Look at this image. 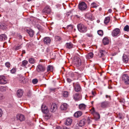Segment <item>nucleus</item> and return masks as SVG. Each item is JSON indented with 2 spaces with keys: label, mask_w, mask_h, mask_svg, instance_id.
<instances>
[{
  "label": "nucleus",
  "mask_w": 129,
  "mask_h": 129,
  "mask_svg": "<svg viewBox=\"0 0 129 129\" xmlns=\"http://www.w3.org/2000/svg\"><path fill=\"white\" fill-rule=\"evenodd\" d=\"M86 122V120L85 119L80 120L78 123L79 126L82 127L84 125Z\"/></svg>",
  "instance_id": "nucleus-17"
},
{
  "label": "nucleus",
  "mask_w": 129,
  "mask_h": 129,
  "mask_svg": "<svg viewBox=\"0 0 129 129\" xmlns=\"http://www.w3.org/2000/svg\"><path fill=\"white\" fill-rule=\"evenodd\" d=\"M46 114L44 116V118L46 120H47L51 117V115L50 114Z\"/></svg>",
  "instance_id": "nucleus-42"
},
{
  "label": "nucleus",
  "mask_w": 129,
  "mask_h": 129,
  "mask_svg": "<svg viewBox=\"0 0 129 129\" xmlns=\"http://www.w3.org/2000/svg\"><path fill=\"white\" fill-rule=\"evenodd\" d=\"M82 112L81 111H78L75 112L74 115V116L76 117H78L82 115Z\"/></svg>",
  "instance_id": "nucleus-22"
},
{
  "label": "nucleus",
  "mask_w": 129,
  "mask_h": 129,
  "mask_svg": "<svg viewBox=\"0 0 129 129\" xmlns=\"http://www.w3.org/2000/svg\"><path fill=\"white\" fill-rule=\"evenodd\" d=\"M55 129H62V128L60 126L57 125L56 126Z\"/></svg>",
  "instance_id": "nucleus-52"
},
{
  "label": "nucleus",
  "mask_w": 129,
  "mask_h": 129,
  "mask_svg": "<svg viewBox=\"0 0 129 129\" xmlns=\"http://www.w3.org/2000/svg\"><path fill=\"white\" fill-rule=\"evenodd\" d=\"M7 89L8 87L6 86H1L0 87V91L2 92L5 91Z\"/></svg>",
  "instance_id": "nucleus-30"
},
{
  "label": "nucleus",
  "mask_w": 129,
  "mask_h": 129,
  "mask_svg": "<svg viewBox=\"0 0 129 129\" xmlns=\"http://www.w3.org/2000/svg\"><path fill=\"white\" fill-rule=\"evenodd\" d=\"M120 34V30L119 28H116L113 30L111 33L112 36L114 37H117Z\"/></svg>",
  "instance_id": "nucleus-3"
},
{
  "label": "nucleus",
  "mask_w": 129,
  "mask_h": 129,
  "mask_svg": "<svg viewBox=\"0 0 129 129\" xmlns=\"http://www.w3.org/2000/svg\"><path fill=\"white\" fill-rule=\"evenodd\" d=\"M73 99L76 101H78L81 100V96L78 93H76L74 94L73 96Z\"/></svg>",
  "instance_id": "nucleus-8"
},
{
  "label": "nucleus",
  "mask_w": 129,
  "mask_h": 129,
  "mask_svg": "<svg viewBox=\"0 0 129 129\" xmlns=\"http://www.w3.org/2000/svg\"><path fill=\"white\" fill-rule=\"evenodd\" d=\"M110 18L109 17H106L104 20V22L105 24H107L110 21Z\"/></svg>",
  "instance_id": "nucleus-33"
},
{
  "label": "nucleus",
  "mask_w": 129,
  "mask_h": 129,
  "mask_svg": "<svg viewBox=\"0 0 129 129\" xmlns=\"http://www.w3.org/2000/svg\"><path fill=\"white\" fill-rule=\"evenodd\" d=\"M102 41L104 44L105 45L109 43V40L108 37H105L103 39Z\"/></svg>",
  "instance_id": "nucleus-16"
},
{
  "label": "nucleus",
  "mask_w": 129,
  "mask_h": 129,
  "mask_svg": "<svg viewBox=\"0 0 129 129\" xmlns=\"http://www.w3.org/2000/svg\"><path fill=\"white\" fill-rule=\"evenodd\" d=\"M106 53V52L105 50H100L99 51L98 56L100 57H102Z\"/></svg>",
  "instance_id": "nucleus-23"
},
{
  "label": "nucleus",
  "mask_w": 129,
  "mask_h": 129,
  "mask_svg": "<svg viewBox=\"0 0 129 129\" xmlns=\"http://www.w3.org/2000/svg\"><path fill=\"white\" fill-rule=\"evenodd\" d=\"M68 93L67 91H64L62 92V95L65 98H67L68 95Z\"/></svg>",
  "instance_id": "nucleus-35"
},
{
  "label": "nucleus",
  "mask_w": 129,
  "mask_h": 129,
  "mask_svg": "<svg viewBox=\"0 0 129 129\" xmlns=\"http://www.w3.org/2000/svg\"><path fill=\"white\" fill-rule=\"evenodd\" d=\"M98 34L100 36H102L103 34V32L102 30H98L97 32Z\"/></svg>",
  "instance_id": "nucleus-43"
},
{
  "label": "nucleus",
  "mask_w": 129,
  "mask_h": 129,
  "mask_svg": "<svg viewBox=\"0 0 129 129\" xmlns=\"http://www.w3.org/2000/svg\"><path fill=\"white\" fill-rule=\"evenodd\" d=\"M75 17H77V18H80V16H78L77 15H75Z\"/></svg>",
  "instance_id": "nucleus-59"
},
{
  "label": "nucleus",
  "mask_w": 129,
  "mask_h": 129,
  "mask_svg": "<svg viewBox=\"0 0 129 129\" xmlns=\"http://www.w3.org/2000/svg\"><path fill=\"white\" fill-rule=\"evenodd\" d=\"M51 11L50 9L48 6H46L43 10V13L49 14Z\"/></svg>",
  "instance_id": "nucleus-13"
},
{
  "label": "nucleus",
  "mask_w": 129,
  "mask_h": 129,
  "mask_svg": "<svg viewBox=\"0 0 129 129\" xmlns=\"http://www.w3.org/2000/svg\"><path fill=\"white\" fill-rule=\"evenodd\" d=\"M78 8L80 10L84 11L87 9V6L85 2H82L79 3Z\"/></svg>",
  "instance_id": "nucleus-4"
},
{
  "label": "nucleus",
  "mask_w": 129,
  "mask_h": 129,
  "mask_svg": "<svg viewBox=\"0 0 129 129\" xmlns=\"http://www.w3.org/2000/svg\"><path fill=\"white\" fill-rule=\"evenodd\" d=\"M74 65L77 67L80 66L81 64V59L79 58L77 59L76 61L74 62Z\"/></svg>",
  "instance_id": "nucleus-15"
},
{
  "label": "nucleus",
  "mask_w": 129,
  "mask_h": 129,
  "mask_svg": "<svg viewBox=\"0 0 129 129\" xmlns=\"http://www.w3.org/2000/svg\"><path fill=\"white\" fill-rule=\"evenodd\" d=\"M119 101L122 103H124L125 102V100L124 99L121 98L119 100Z\"/></svg>",
  "instance_id": "nucleus-49"
},
{
  "label": "nucleus",
  "mask_w": 129,
  "mask_h": 129,
  "mask_svg": "<svg viewBox=\"0 0 129 129\" xmlns=\"http://www.w3.org/2000/svg\"><path fill=\"white\" fill-rule=\"evenodd\" d=\"M93 101H92L91 102V103L92 104L93 103Z\"/></svg>",
  "instance_id": "nucleus-63"
},
{
  "label": "nucleus",
  "mask_w": 129,
  "mask_h": 129,
  "mask_svg": "<svg viewBox=\"0 0 129 129\" xmlns=\"http://www.w3.org/2000/svg\"><path fill=\"white\" fill-rule=\"evenodd\" d=\"M67 82L69 83L71 82L72 81V80H71L68 78H67Z\"/></svg>",
  "instance_id": "nucleus-55"
},
{
  "label": "nucleus",
  "mask_w": 129,
  "mask_h": 129,
  "mask_svg": "<svg viewBox=\"0 0 129 129\" xmlns=\"http://www.w3.org/2000/svg\"><path fill=\"white\" fill-rule=\"evenodd\" d=\"M63 129H70L69 128L67 127H64L63 128Z\"/></svg>",
  "instance_id": "nucleus-60"
},
{
  "label": "nucleus",
  "mask_w": 129,
  "mask_h": 129,
  "mask_svg": "<svg viewBox=\"0 0 129 129\" xmlns=\"http://www.w3.org/2000/svg\"><path fill=\"white\" fill-rule=\"evenodd\" d=\"M7 83V80L5 76L3 75L0 76V84H5Z\"/></svg>",
  "instance_id": "nucleus-11"
},
{
  "label": "nucleus",
  "mask_w": 129,
  "mask_h": 129,
  "mask_svg": "<svg viewBox=\"0 0 129 129\" xmlns=\"http://www.w3.org/2000/svg\"><path fill=\"white\" fill-rule=\"evenodd\" d=\"M99 10L100 11H101L102 10V8H99Z\"/></svg>",
  "instance_id": "nucleus-61"
},
{
  "label": "nucleus",
  "mask_w": 129,
  "mask_h": 129,
  "mask_svg": "<svg viewBox=\"0 0 129 129\" xmlns=\"http://www.w3.org/2000/svg\"><path fill=\"white\" fill-rule=\"evenodd\" d=\"M57 108L56 105L55 103H53L51 105L49 110L51 112H54L57 110Z\"/></svg>",
  "instance_id": "nucleus-6"
},
{
  "label": "nucleus",
  "mask_w": 129,
  "mask_h": 129,
  "mask_svg": "<svg viewBox=\"0 0 129 129\" xmlns=\"http://www.w3.org/2000/svg\"><path fill=\"white\" fill-rule=\"evenodd\" d=\"M72 120L71 118H68L67 119L65 122V124L67 125H70L72 123Z\"/></svg>",
  "instance_id": "nucleus-19"
},
{
  "label": "nucleus",
  "mask_w": 129,
  "mask_h": 129,
  "mask_svg": "<svg viewBox=\"0 0 129 129\" xmlns=\"http://www.w3.org/2000/svg\"><path fill=\"white\" fill-rule=\"evenodd\" d=\"M5 98V96L3 94L0 93V100H2Z\"/></svg>",
  "instance_id": "nucleus-48"
},
{
  "label": "nucleus",
  "mask_w": 129,
  "mask_h": 129,
  "mask_svg": "<svg viewBox=\"0 0 129 129\" xmlns=\"http://www.w3.org/2000/svg\"><path fill=\"white\" fill-rule=\"evenodd\" d=\"M108 96H108L107 95H106V97L107 98H108Z\"/></svg>",
  "instance_id": "nucleus-62"
},
{
  "label": "nucleus",
  "mask_w": 129,
  "mask_h": 129,
  "mask_svg": "<svg viewBox=\"0 0 129 129\" xmlns=\"http://www.w3.org/2000/svg\"><path fill=\"white\" fill-rule=\"evenodd\" d=\"M92 113H95L97 114L98 116V118L99 119L100 118V115L97 112H96L95 111L94 109V108H92Z\"/></svg>",
  "instance_id": "nucleus-45"
},
{
  "label": "nucleus",
  "mask_w": 129,
  "mask_h": 129,
  "mask_svg": "<svg viewBox=\"0 0 129 129\" xmlns=\"http://www.w3.org/2000/svg\"><path fill=\"white\" fill-rule=\"evenodd\" d=\"M73 86L74 87L75 90L76 92H79L80 91L81 88L80 85L77 83H74L73 84Z\"/></svg>",
  "instance_id": "nucleus-7"
},
{
  "label": "nucleus",
  "mask_w": 129,
  "mask_h": 129,
  "mask_svg": "<svg viewBox=\"0 0 129 129\" xmlns=\"http://www.w3.org/2000/svg\"><path fill=\"white\" fill-rule=\"evenodd\" d=\"M5 65L8 68H9L11 66L10 62H6L5 63Z\"/></svg>",
  "instance_id": "nucleus-44"
},
{
  "label": "nucleus",
  "mask_w": 129,
  "mask_h": 129,
  "mask_svg": "<svg viewBox=\"0 0 129 129\" xmlns=\"http://www.w3.org/2000/svg\"><path fill=\"white\" fill-rule=\"evenodd\" d=\"M77 27L78 31L80 33H84L87 30V27L81 23H80L77 25Z\"/></svg>",
  "instance_id": "nucleus-1"
},
{
  "label": "nucleus",
  "mask_w": 129,
  "mask_h": 129,
  "mask_svg": "<svg viewBox=\"0 0 129 129\" xmlns=\"http://www.w3.org/2000/svg\"><path fill=\"white\" fill-rule=\"evenodd\" d=\"M66 46L67 48L70 49L72 48L73 45L71 43H67L66 44Z\"/></svg>",
  "instance_id": "nucleus-32"
},
{
  "label": "nucleus",
  "mask_w": 129,
  "mask_h": 129,
  "mask_svg": "<svg viewBox=\"0 0 129 129\" xmlns=\"http://www.w3.org/2000/svg\"><path fill=\"white\" fill-rule=\"evenodd\" d=\"M112 10L111 9H109L108 10V12L109 13H112Z\"/></svg>",
  "instance_id": "nucleus-57"
},
{
  "label": "nucleus",
  "mask_w": 129,
  "mask_h": 129,
  "mask_svg": "<svg viewBox=\"0 0 129 129\" xmlns=\"http://www.w3.org/2000/svg\"><path fill=\"white\" fill-rule=\"evenodd\" d=\"M25 79V78L24 77L22 76H20V81L21 83H23L24 82V80Z\"/></svg>",
  "instance_id": "nucleus-39"
},
{
  "label": "nucleus",
  "mask_w": 129,
  "mask_h": 129,
  "mask_svg": "<svg viewBox=\"0 0 129 129\" xmlns=\"http://www.w3.org/2000/svg\"><path fill=\"white\" fill-rule=\"evenodd\" d=\"M28 61L26 60H25L22 61V66L25 67Z\"/></svg>",
  "instance_id": "nucleus-36"
},
{
  "label": "nucleus",
  "mask_w": 129,
  "mask_h": 129,
  "mask_svg": "<svg viewBox=\"0 0 129 129\" xmlns=\"http://www.w3.org/2000/svg\"><path fill=\"white\" fill-rule=\"evenodd\" d=\"M45 70V67L43 65L40 64L37 67V70L39 72H43Z\"/></svg>",
  "instance_id": "nucleus-10"
},
{
  "label": "nucleus",
  "mask_w": 129,
  "mask_h": 129,
  "mask_svg": "<svg viewBox=\"0 0 129 129\" xmlns=\"http://www.w3.org/2000/svg\"><path fill=\"white\" fill-rule=\"evenodd\" d=\"M31 95V92L30 90H28L26 93V96L28 97H30Z\"/></svg>",
  "instance_id": "nucleus-41"
},
{
  "label": "nucleus",
  "mask_w": 129,
  "mask_h": 129,
  "mask_svg": "<svg viewBox=\"0 0 129 129\" xmlns=\"http://www.w3.org/2000/svg\"><path fill=\"white\" fill-rule=\"evenodd\" d=\"M0 28L3 29H6V25L4 23H0Z\"/></svg>",
  "instance_id": "nucleus-31"
},
{
  "label": "nucleus",
  "mask_w": 129,
  "mask_h": 129,
  "mask_svg": "<svg viewBox=\"0 0 129 129\" xmlns=\"http://www.w3.org/2000/svg\"><path fill=\"white\" fill-rule=\"evenodd\" d=\"M16 71V69L15 67L13 68L11 70V73H15Z\"/></svg>",
  "instance_id": "nucleus-47"
},
{
  "label": "nucleus",
  "mask_w": 129,
  "mask_h": 129,
  "mask_svg": "<svg viewBox=\"0 0 129 129\" xmlns=\"http://www.w3.org/2000/svg\"><path fill=\"white\" fill-rule=\"evenodd\" d=\"M54 70V69L53 66L51 65L48 66L47 68V72H53Z\"/></svg>",
  "instance_id": "nucleus-20"
},
{
  "label": "nucleus",
  "mask_w": 129,
  "mask_h": 129,
  "mask_svg": "<svg viewBox=\"0 0 129 129\" xmlns=\"http://www.w3.org/2000/svg\"><path fill=\"white\" fill-rule=\"evenodd\" d=\"M29 62L31 64H33L36 62V60L34 58H30L28 60Z\"/></svg>",
  "instance_id": "nucleus-34"
},
{
  "label": "nucleus",
  "mask_w": 129,
  "mask_h": 129,
  "mask_svg": "<svg viewBox=\"0 0 129 129\" xmlns=\"http://www.w3.org/2000/svg\"><path fill=\"white\" fill-rule=\"evenodd\" d=\"M89 18V19H90V20H92L91 19V17H90Z\"/></svg>",
  "instance_id": "nucleus-64"
},
{
  "label": "nucleus",
  "mask_w": 129,
  "mask_h": 129,
  "mask_svg": "<svg viewBox=\"0 0 129 129\" xmlns=\"http://www.w3.org/2000/svg\"><path fill=\"white\" fill-rule=\"evenodd\" d=\"M7 37L5 34L1 35L0 36V41H2L7 39Z\"/></svg>",
  "instance_id": "nucleus-26"
},
{
  "label": "nucleus",
  "mask_w": 129,
  "mask_h": 129,
  "mask_svg": "<svg viewBox=\"0 0 129 129\" xmlns=\"http://www.w3.org/2000/svg\"><path fill=\"white\" fill-rule=\"evenodd\" d=\"M92 94L93 95V96H90V97H93L96 94V93L94 92H93V91H92Z\"/></svg>",
  "instance_id": "nucleus-53"
},
{
  "label": "nucleus",
  "mask_w": 129,
  "mask_h": 129,
  "mask_svg": "<svg viewBox=\"0 0 129 129\" xmlns=\"http://www.w3.org/2000/svg\"><path fill=\"white\" fill-rule=\"evenodd\" d=\"M100 107L103 108H106L108 107L109 105V103L108 101H103L100 104Z\"/></svg>",
  "instance_id": "nucleus-5"
},
{
  "label": "nucleus",
  "mask_w": 129,
  "mask_h": 129,
  "mask_svg": "<svg viewBox=\"0 0 129 129\" xmlns=\"http://www.w3.org/2000/svg\"><path fill=\"white\" fill-rule=\"evenodd\" d=\"M50 90L52 91H54L55 89L54 88H50Z\"/></svg>",
  "instance_id": "nucleus-56"
},
{
  "label": "nucleus",
  "mask_w": 129,
  "mask_h": 129,
  "mask_svg": "<svg viewBox=\"0 0 129 129\" xmlns=\"http://www.w3.org/2000/svg\"><path fill=\"white\" fill-rule=\"evenodd\" d=\"M20 48L21 46H14L13 48V49L17 50L20 49Z\"/></svg>",
  "instance_id": "nucleus-40"
},
{
  "label": "nucleus",
  "mask_w": 129,
  "mask_h": 129,
  "mask_svg": "<svg viewBox=\"0 0 129 129\" xmlns=\"http://www.w3.org/2000/svg\"><path fill=\"white\" fill-rule=\"evenodd\" d=\"M122 60L125 63H127L128 60V58L127 56L126 55H123L122 56Z\"/></svg>",
  "instance_id": "nucleus-25"
},
{
  "label": "nucleus",
  "mask_w": 129,
  "mask_h": 129,
  "mask_svg": "<svg viewBox=\"0 0 129 129\" xmlns=\"http://www.w3.org/2000/svg\"><path fill=\"white\" fill-rule=\"evenodd\" d=\"M68 107V104L66 103H64L61 105L60 109L62 110H65L67 109Z\"/></svg>",
  "instance_id": "nucleus-21"
},
{
  "label": "nucleus",
  "mask_w": 129,
  "mask_h": 129,
  "mask_svg": "<svg viewBox=\"0 0 129 129\" xmlns=\"http://www.w3.org/2000/svg\"><path fill=\"white\" fill-rule=\"evenodd\" d=\"M27 31L30 37H32L34 35V32L33 30L31 29L27 30Z\"/></svg>",
  "instance_id": "nucleus-28"
},
{
  "label": "nucleus",
  "mask_w": 129,
  "mask_h": 129,
  "mask_svg": "<svg viewBox=\"0 0 129 129\" xmlns=\"http://www.w3.org/2000/svg\"><path fill=\"white\" fill-rule=\"evenodd\" d=\"M23 93V90L21 89H19L17 92V94L18 96L20 98L22 97Z\"/></svg>",
  "instance_id": "nucleus-14"
},
{
  "label": "nucleus",
  "mask_w": 129,
  "mask_h": 129,
  "mask_svg": "<svg viewBox=\"0 0 129 129\" xmlns=\"http://www.w3.org/2000/svg\"><path fill=\"white\" fill-rule=\"evenodd\" d=\"M124 30L128 32L129 31V26L127 25H126L124 27Z\"/></svg>",
  "instance_id": "nucleus-37"
},
{
  "label": "nucleus",
  "mask_w": 129,
  "mask_h": 129,
  "mask_svg": "<svg viewBox=\"0 0 129 129\" xmlns=\"http://www.w3.org/2000/svg\"><path fill=\"white\" fill-rule=\"evenodd\" d=\"M93 54L92 53H90L86 55V57L87 59H90L93 57Z\"/></svg>",
  "instance_id": "nucleus-29"
},
{
  "label": "nucleus",
  "mask_w": 129,
  "mask_h": 129,
  "mask_svg": "<svg viewBox=\"0 0 129 129\" xmlns=\"http://www.w3.org/2000/svg\"><path fill=\"white\" fill-rule=\"evenodd\" d=\"M22 54H24L25 53V50H23L22 51Z\"/></svg>",
  "instance_id": "nucleus-58"
},
{
  "label": "nucleus",
  "mask_w": 129,
  "mask_h": 129,
  "mask_svg": "<svg viewBox=\"0 0 129 129\" xmlns=\"http://www.w3.org/2000/svg\"><path fill=\"white\" fill-rule=\"evenodd\" d=\"M44 42L45 44H48L50 43L51 40L49 37H46L44 39Z\"/></svg>",
  "instance_id": "nucleus-18"
},
{
  "label": "nucleus",
  "mask_w": 129,
  "mask_h": 129,
  "mask_svg": "<svg viewBox=\"0 0 129 129\" xmlns=\"http://www.w3.org/2000/svg\"><path fill=\"white\" fill-rule=\"evenodd\" d=\"M3 114V111L0 108V118L2 117Z\"/></svg>",
  "instance_id": "nucleus-54"
},
{
  "label": "nucleus",
  "mask_w": 129,
  "mask_h": 129,
  "mask_svg": "<svg viewBox=\"0 0 129 129\" xmlns=\"http://www.w3.org/2000/svg\"><path fill=\"white\" fill-rule=\"evenodd\" d=\"M122 80L125 84H129V76L127 74H123L122 76Z\"/></svg>",
  "instance_id": "nucleus-2"
},
{
  "label": "nucleus",
  "mask_w": 129,
  "mask_h": 129,
  "mask_svg": "<svg viewBox=\"0 0 129 129\" xmlns=\"http://www.w3.org/2000/svg\"><path fill=\"white\" fill-rule=\"evenodd\" d=\"M79 108L82 110H83L85 109L86 106L83 104H79Z\"/></svg>",
  "instance_id": "nucleus-24"
},
{
  "label": "nucleus",
  "mask_w": 129,
  "mask_h": 129,
  "mask_svg": "<svg viewBox=\"0 0 129 129\" xmlns=\"http://www.w3.org/2000/svg\"><path fill=\"white\" fill-rule=\"evenodd\" d=\"M86 35L87 36L89 37H92V34L90 33L89 34L88 33L86 34Z\"/></svg>",
  "instance_id": "nucleus-51"
},
{
  "label": "nucleus",
  "mask_w": 129,
  "mask_h": 129,
  "mask_svg": "<svg viewBox=\"0 0 129 129\" xmlns=\"http://www.w3.org/2000/svg\"><path fill=\"white\" fill-rule=\"evenodd\" d=\"M38 81L37 79H35L32 80V82L34 84H36L38 82Z\"/></svg>",
  "instance_id": "nucleus-46"
},
{
  "label": "nucleus",
  "mask_w": 129,
  "mask_h": 129,
  "mask_svg": "<svg viewBox=\"0 0 129 129\" xmlns=\"http://www.w3.org/2000/svg\"><path fill=\"white\" fill-rule=\"evenodd\" d=\"M99 6L98 3H96L95 2L92 3L91 4V8H96Z\"/></svg>",
  "instance_id": "nucleus-27"
},
{
  "label": "nucleus",
  "mask_w": 129,
  "mask_h": 129,
  "mask_svg": "<svg viewBox=\"0 0 129 129\" xmlns=\"http://www.w3.org/2000/svg\"><path fill=\"white\" fill-rule=\"evenodd\" d=\"M55 40L56 41H60L61 40V38L59 36H57L55 37Z\"/></svg>",
  "instance_id": "nucleus-38"
},
{
  "label": "nucleus",
  "mask_w": 129,
  "mask_h": 129,
  "mask_svg": "<svg viewBox=\"0 0 129 129\" xmlns=\"http://www.w3.org/2000/svg\"><path fill=\"white\" fill-rule=\"evenodd\" d=\"M16 118L17 120L21 122L24 121L25 119V116L21 114H18L16 115Z\"/></svg>",
  "instance_id": "nucleus-9"
},
{
  "label": "nucleus",
  "mask_w": 129,
  "mask_h": 129,
  "mask_svg": "<svg viewBox=\"0 0 129 129\" xmlns=\"http://www.w3.org/2000/svg\"><path fill=\"white\" fill-rule=\"evenodd\" d=\"M41 109L42 112L44 113L47 114L49 112V110L47 107L45 105H42Z\"/></svg>",
  "instance_id": "nucleus-12"
},
{
  "label": "nucleus",
  "mask_w": 129,
  "mask_h": 129,
  "mask_svg": "<svg viewBox=\"0 0 129 129\" xmlns=\"http://www.w3.org/2000/svg\"><path fill=\"white\" fill-rule=\"evenodd\" d=\"M70 74H69L70 76V77L73 78V77H75V75L74 74V73H70Z\"/></svg>",
  "instance_id": "nucleus-50"
}]
</instances>
